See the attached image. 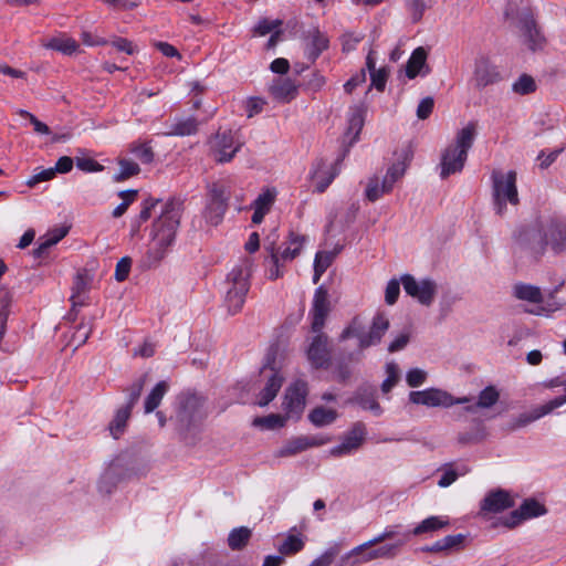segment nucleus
Instances as JSON below:
<instances>
[{
    "instance_id": "nucleus-1",
    "label": "nucleus",
    "mask_w": 566,
    "mask_h": 566,
    "mask_svg": "<svg viewBox=\"0 0 566 566\" xmlns=\"http://www.w3.org/2000/svg\"><path fill=\"white\" fill-rule=\"evenodd\" d=\"M475 122L468 123L462 129H460L454 138V142L450 144L441 156V177L447 178L452 174L460 172L468 158V151L472 147L476 137Z\"/></svg>"
},
{
    "instance_id": "nucleus-2",
    "label": "nucleus",
    "mask_w": 566,
    "mask_h": 566,
    "mask_svg": "<svg viewBox=\"0 0 566 566\" xmlns=\"http://www.w3.org/2000/svg\"><path fill=\"white\" fill-rule=\"evenodd\" d=\"M521 244H538L560 248L566 244V223L551 220L543 226L539 221L521 226L514 233Z\"/></svg>"
},
{
    "instance_id": "nucleus-3",
    "label": "nucleus",
    "mask_w": 566,
    "mask_h": 566,
    "mask_svg": "<svg viewBox=\"0 0 566 566\" xmlns=\"http://www.w3.org/2000/svg\"><path fill=\"white\" fill-rule=\"evenodd\" d=\"M184 210V201L170 198L161 208L159 217L153 223L150 237L156 248H168L172 244Z\"/></svg>"
},
{
    "instance_id": "nucleus-4",
    "label": "nucleus",
    "mask_w": 566,
    "mask_h": 566,
    "mask_svg": "<svg viewBox=\"0 0 566 566\" xmlns=\"http://www.w3.org/2000/svg\"><path fill=\"white\" fill-rule=\"evenodd\" d=\"M252 263L249 259L240 260L228 274L226 303L232 314L241 311L250 289Z\"/></svg>"
},
{
    "instance_id": "nucleus-5",
    "label": "nucleus",
    "mask_w": 566,
    "mask_h": 566,
    "mask_svg": "<svg viewBox=\"0 0 566 566\" xmlns=\"http://www.w3.org/2000/svg\"><path fill=\"white\" fill-rule=\"evenodd\" d=\"M231 196L230 186L224 181H216L207 187V201L203 219L207 224L216 227L223 220Z\"/></svg>"
},
{
    "instance_id": "nucleus-6",
    "label": "nucleus",
    "mask_w": 566,
    "mask_h": 566,
    "mask_svg": "<svg viewBox=\"0 0 566 566\" xmlns=\"http://www.w3.org/2000/svg\"><path fill=\"white\" fill-rule=\"evenodd\" d=\"M395 534L396 533L394 531H386L378 537L356 546V563L367 562L375 558H390L396 556L399 548L408 542L409 534H403L401 538L396 541V543H387L378 546L377 548H371L374 545L379 544L387 538H392Z\"/></svg>"
},
{
    "instance_id": "nucleus-7",
    "label": "nucleus",
    "mask_w": 566,
    "mask_h": 566,
    "mask_svg": "<svg viewBox=\"0 0 566 566\" xmlns=\"http://www.w3.org/2000/svg\"><path fill=\"white\" fill-rule=\"evenodd\" d=\"M493 199L497 214H503L506 209V202L518 203V193L516 188V172L511 170L504 174L501 170L492 172Z\"/></svg>"
},
{
    "instance_id": "nucleus-8",
    "label": "nucleus",
    "mask_w": 566,
    "mask_h": 566,
    "mask_svg": "<svg viewBox=\"0 0 566 566\" xmlns=\"http://www.w3.org/2000/svg\"><path fill=\"white\" fill-rule=\"evenodd\" d=\"M390 327L389 316L378 311L370 323L356 329V343L360 350L379 345Z\"/></svg>"
},
{
    "instance_id": "nucleus-9",
    "label": "nucleus",
    "mask_w": 566,
    "mask_h": 566,
    "mask_svg": "<svg viewBox=\"0 0 566 566\" xmlns=\"http://www.w3.org/2000/svg\"><path fill=\"white\" fill-rule=\"evenodd\" d=\"M242 146L243 142L231 130L218 132L211 140V151L219 164L231 161Z\"/></svg>"
},
{
    "instance_id": "nucleus-10",
    "label": "nucleus",
    "mask_w": 566,
    "mask_h": 566,
    "mask_svg": "<svg viewBox=\"0 0 566 566\" xmlns=\"http://www.w3.org/2000/svg\"><path fill=\"white\" fill-rule=\"evenodd\" d=\"M308 394L307 382L304 380H296L292 382L285 391L283 400V410L286 419H300Z\"/></svg>"
},
{
    "instance_id": "nucleus-11",
    "label": "nucleus",
    "mask_w": 566,
    "mask_h": 566,
    "mask_svg": "<svg viewBox=\"0 0 566 566\" xmlns=\"http://www.w3.org/2000/svg\"><path fill=\"white\" fill-rule=\"evenodd\" d=\"M401 284L408 295L416 298L421 305L430 306L438 292V285L433 280L417 281L412 275L401 276Z\"/></svg>"
},
{
    "instance_id": "nucleus-12",
    "label": "nucleus",
    "mask_w": 566,
    "mask_h": 566,
    "mask_svg": "<svg viewBox=\"0 0 566 566\" xmlns=\"http://www.w3.org/2000/svg\"><path fill=\"white\" fill-rule=\"evenodd\" d=\"M262 374L266 377V385L259 395L258 405L264 407L276 397L283 384V377L275 367L274 355L272 353L266 355Z\"/></svg>"
},
{
    "instance_id": "nucleus-13",
    "label": "nucleus",
    "mask_w": 566,
    "mask_h": 566,
    "mask_svg": "<svg viewBox=\"0 0 566 566\" xmlns=\"http://www.w3.org/2000/svg\"><path fill=\"white\" fill-rule=\"evenodd\" d=\"M332 310L328 291L325 285H319L313 296L312 306L308 312L312 332H321L325 326L327 316Z\"/></svg>"
},
{
    "instance_id": "nucleus-14",
    "label": "nucleus",
    "mask_w": 566,
    "mask_h": 566,
    "mask_svg": "<svg viewBox=\"0 0 566 566\" xmlns=\"http://www.w3.org/2000/svg\"><path fill=\"white\" fill-rule=\"evenodd\" d=\"M313 333L315 335L311 338L306 350L307 359L312 367L316 369L324 368L331 360L328 337L323 331Z\"/></svg>"
},
{
    "instance_id": "nucleus-15",
    "label": "nucleus",
    "mask_w": 566,
    "mask_h": 566,
    "mask_svg": "<svg viewBox=\"0 0 566 566\" xmlns=\"http://www.w3.org/2000/svg\"><path fill=\"white\" fill-rule=\"evenodd\" d=\"M342 160V158H337L334 163H327L324 159H319L314 163L311 178L317 192L322 193L328 188L339 172V164Z\"/></svg>"
},
{
    "instance_id": "nucleus-16",
    "label": "nucleus",
    "mask_w": 566,
    "mask_h": 566,
    "mask_svg": "<svg viewBox=\"0 0 566 566\" xmlns=\"http://www.w3.org/2000/svg\"><path fill=\"white\" fill-rule=\"evenodd\" d=\"M517 28L521 32V36L523 38V42L530 50L536 51L543 48L545 39L537 29L531 11L526 10L520 13Z\"/></svg>"
},
{
    "instance_id": "nucleus-17",
    "label": "nucleus",
    "mask_w": 566,
    "mask_h": 566,
    "mask_svg": "<svg viewBox=\"0 0 566 566\" xmlns=\"http://www.w3.org/2000/svg\"><path fill=\"white\" fill-rule=\"evenodd\" d=\"M206 416V399L202 396L190 394L184 398L178 415L180 421L191 424L202 420Z\"/></svg>"
},
{
    "instance_id": "nucleus-18",
    "label": "nucleus",
    "mask_w": 566,
    "mask_h": 566,
    "mask_svg": "<svg viewBox=\"0 0 566 566\" xmlns=\"http://www.w3.org/2000/svg\"><path fill=\"white\" fill-rule=\"evenodd\" d=\"M451 394L439 388H427L419 391H410L409 401L415 405L426 407L449 408L451 403Z\"/></svg>"
},
{
    "instance_id": "nucleus-19",
    "label": "nucleus",
    "mask_w": 566,
    "mask_h": 566,
    "mask_svg": "<svg viewBox=\"0 0 566 566\" xmlns=\"http://www.w3.org/2000/svg\"><path fill=\"white\" fill-rule=\"evenodd\" d=\"M514 506V500L511 494L502 489L489 492L481 502V513H500Z\"/></svg>"
},
{
    "instance_id": "nucleus-20",
    "label": "nucleus",
    "mask_w": 566,
    "mask_h": 566,
    "mask_svg": "<svg viewBox=\"0 0 566 566\" xmlns=\"http://www.w3.org/2000/svg\"><path fill=\"white\" fill-rule=\"evenodd\" d=\"M545 513L546 509L543 504L533 499L525 500L517 510L510 514V517L504 522V525L512 528L525 520L537 517Z\"/></svg>"
},
{
    "instance_id": "nucleus-21",
    "label": "nucleus",
    "mask_w": 566,
    "mask_h": 566,
    "mask_svg": "<svg viewBox=\"0 0 566 566\" xmlns=\"http://www.w3.org/2000/svg\"><path fill=\"white\" fill-rule=\"evenodd\" d=\"M328 442L327 438L316 436H301L287 441L279 451V457L295 455L308 448L319 447Z\"/></svg>"
},
{
    "instance_id": "nucleus-22",
    "label": "nucleus",
    "mask_w": 566,
    "mask_h": 566,
    "mask_svg": "<svg viewBox=\"0 0 566 566\" xmlns=\"http://www.w3.org/2000/svg\"><path fill=\"white\" fill-rule=\"evenodd\" d=\"M300 250H271L265 258V268L270 280H276L283 275L282 268L292 261Z\"/></svg>"
},
{
    "instance_id": "nucleus-23",
    "label": "nucleus",
    "mask_w": 566,
    "mask_h": 566,
    "mask_svg": "<svg viewBox=\"0 0 566 566\" xmlns=\"http://www.w3.org/2000/svg\"><path fill=\"white\" fill-rule=\"evenodd\" d=\"M501 80L500 72L488 59L480 57L475 62L474 81L480 88L494 84Z\"/></svg>"
},
{
    "instance_id": "nucleus-24",
    "label": "nucleus",
    "mask_w": 566,
    "mask_h": 566,
    "mask_svg": "<svg viewBox=\"0 0 566 566\" xmlns=\"http://www.w3.org/2000/svg\"><path fill=\"white\" fill-rule=\"evenodd\" d=\"M272 97L282 103H289L297 96L298 86L289 77H277L270 85Z\"/></svg>"
},
{
    "instance_id": "nucleus-25",
    "label": "nucleus",
    "mask_w": 566,
    "mask_h": 566,
    "mask_svg": "<svg viewBox=\"0 0 566 566\" xmlns=\"http://www.w3.org/2000/svg\"><path fill=\"white\" fill-rule=\"evenodd\" d=\"M553 409L551 408L549 403L546 402L542 406H537L534 409H532L528 412L520 413L517 417L513 418L509 424L507 429L510 431H515L517 429L524 428L528 426L530 423L541 419L542 417L551 413Z\"/></svg>"
},
{
    "instance_id": "nucleus-26",
    "label": "nucleus",
    "mask_w": 566,
    "mask_h": 566,
    "mask_svg": "<svg viewBox=\"0 0 566 566\" xmlns=\"http://www.w3.org/2000/svg\"><path fill=\"white\" fill-rule=\"evenodd\" d=\"M306 56L311 62H315L321 53L328 48V39L317 28L307 31Z\"/></svg>"
},
{
    "instance_id": "nucleus-27",
    "label": "nucleus",
    "mask_w": 566,
    "mask_h": 566,
    "mask_svg": "<svg viewBox=\"0 0 566 566\" xmlns=\"http://www.w3.org/2000/svg\"><path fill=\"white\" fill-rule=\"evenodd\" d=\"M91 276L87 272H78L72 285V294L70 301L73 308L83 306L86 302L87 292L91 285Z\"/></svg>"
},
{
    "instance_id": "nucleus-28",
    "label": "nucleus",
    "mask_w": 566,
    "mask_h": 566,
    "mask_svg": "<svg viewBox=\"0 0 566 566\" xmlns=\"http://www.w3.org/2000/svg\"><path fill=\"white\" fill-rule=\"evenodd\" d=\"M499 400V389L495 386L490 385L479 392L475 403L468 405L465 407V411L469 413H475L478 409H490L495 406Z\"/></svg>"
},
{
    "instance_id": "nucleus-29",
    "label": "nucleus",
    "mask_w": 566,
    "mask_h": 566,
    "mask_svg": "<svg viewBox=\"0 0 566 566\" xmlns=\"http://www.w3.org/2000/svg\"><path fill=\"white\" fill-rule=\"evenodd\" d=\"M198 132V120L190 117L176 118L171 124L167 125V129L163 133L165 136H190Z\"/></svg>"
},
{
    "instance_id": "nucleus-30",
    "label": "nucleus",
    "mask_w": 566,
    "mask_h": 566,
    "mask_svg": "<svg viewBox=\"0 0 566 566\" xmlns=\"http://www.w3.org/2000/svg\"><path fill=\"white\" fill-rule=\"evenodd\" d=\"M42 46L57 51L64 55H73L80 50V44L76 40L64 33L49 39L46 42L42 43Z\"/></svg>"
},
{
    "instance_id": "nucleus-31",
    "label": "nucleus",
    "mask_w": 566,
    "mask_h": 566,
    "mask_svg": "<svg viewBox=\"0 0 566 566\" xmlns=\"http://www.w3.org/2000/svg\"><path fill=\"white\" fill-rule=\"evenodd\" d=\"M513 295L517 300L534 304H539L544 301L543 293L538 286L522 282L514 284Z\"/></svg>"
},
{
    "instance_id": "nucleus-32",
    "label": "nucleus",
    "mask_w": 566,
    "mask_h": 566,
    "mask_svg": "<svg viewBox=\"0 0 566 566\" xmlns=\"http://www.w3.org/2000/svg\"><path fill=\"white\" fill-rule=\"evenodd\" d=\"M337 250H318L314 259L313 283L317 284L321 276L332 265Z\"/></svg>"
},
{
    "instance_id": "nucleus-33",
    "label": "nucleus",
    "mask_w": 566,
    "mask_h": 566,
    "mask_svg": "<svg viewBox=\"0 0 566 566\" xmlns=\"http://www.w3.org/2000/svg\"><path fill=\"white\" fill-rule=\"evenodd\" d=\"M356 403L363 409L369 410L376 417L382 413V409L376 400V390L374 389H360L359 394L356 395Z\"/></svg>"
},
{
    "instance_id": "nucleus-34",
    "label": "nucleus",
    "mask_w": 566,
    "mask_h": 566,
    "mask_svg": "<svg viewBox=\"0 0 566 566\" xmlns=\"http://www.w3.org/2000/svg\"><path fill=\"white\" fill-rule=\"evenodd\" d=\"M427 61V51L419 46L417 48L406 64V75L412 80L419 75L421 69L424 66Z\"/></svg>"
},
{
    "instance_id": "nucleus-35",
    "label": "nucleus",
    "mask_w": 566,
    "mask_h": 566,
    "mask_svg": "<svg viewBox=\"0 0 566 566\" xmlns=\"http://www.w3.org/2000/svg\"><path fill=\"white\" fill-rule=\"evenodd\" d=\"M169 389V384L166 380L159 381L149 395L145 399V412H153L161 402L164 396L167 394Z\"/></svg>"
},
{
    "instance_id": "nucleus-36",
    "label": "nucleus",
    "mask_w": 566,
    "mask_h": 566,
    "mask_svg": "<svg viewBox=\"0 0 566 566\" xmlns=\"http://www.w3.org/2000/svg\"><path fill=\"white\" fill-rule=\"evenodd\" d=\"M70 226L61 224L49 229L45 234L40 237L38 248H52L57 244L70 231Z\"/></svg>"
},
{
    "instance_id": "nucleus-37",
    "label": "nucleus",
    "mask_w": 566,
    "mask_h": 566,
    "mask_svg": "<svg viewBox=\"0 0 566 566\" xmlns=\"http://www.w3.org/2000/svg\"><path fill=\"white\" fill-rule=\"evenodd\" d=\"M308 419L315 427H325L337 419V412L334 409L319 406L310 412Z\"/></svg>"
},
{
    "instance_id": "nucleus-38",
    "label": "nucleus",
    "mask_w": 566,
    "mask_h": 566,
    "mask_svg": "<svg viewBox=\"0 0 566 566\" xmlns=\"http://www.w3.org/2000/svg\"><path fill=\"white\" fill-rule=\"evenodd\" d=\"M449 525L448 517L444 516H430L423 520L418 526H416L412 531V535H421L423 533L436 532L438 530L444 528ZM410 535V533H408Z\"/></svg>"
},
{
    "instance_id": "nucleus-39",
    "label": "nucleus",
    "mask_w": 566,
    "mask_h": 566,
    "mask_svg": "<svg viewBox=\"0 0 566 566\" xmlns=\"http://www.w3.org/2000/svg\"><path fill=\"white\" fill-rule=\"evenodd\" d=\"M392 189L385 188V182L378 177L374 176L368 179L365 188V197L368 201L375 202L382 195L390 192Z\"/></svg>"
},
{
    "instance_id": "nucleus-40",
    "label": "nucleus",
    "mask_w": 566,
    "mask_h": 566,
    "mask_svg": "<svg viewBox=\"0 0 566 566\" xmlns=\"http://www.w3.org/2000/svg\"><path fill=\"white\" fill-rule=\"evenodd\" d=\"M130 413L132 409H129V407H122L117 410L114 419L109 423V432L115 439L119 438L124 432Z\"/></svg>"
},
{
    "instance_id": "nucleus-41",
    "label": "nucleus",
    "mask_w": 566,
    "mask_h": 566,
    "mask_svg": "<svg viewBox=\"0 0 566 566\" xmlns=\"http://www.w3.org/2000/svg\"><path fill=\"white\" fill-rule=\"evenodd\" d=\"M251 537V531L248 527H239L231 531L228 537V544L232 549H241Z\"/></svg>"
},
{
    "instance_id": "nucleus-42",
    "label": "nucleus",
    "mask_w": 566,
    "mask_h": 566,
    "mask_svg": "<svg viewBox=\"0 0 566 566\" xmlns=\"http://www.w3.org/2000/svg\"><path fill=\"white\" fill-rule=\"evenodd\" d=\"M304 547V541L301 535L290 534L279 546V552L282 555H294L302 551Z\"/></svg>"
},
{
    "instance_id": "nucleus-43",
    "label": "nucleus",
    "mask_w": 566,
    "mask_h": 566,
    "mask_svg": "<svg viewBox=\"0 0 566 566\" xmlns=\"http://www.w3.org/2000/svg\"><path fill=\"white\" fill-rule=\"evenodd\" d=\"M407 165L406 163H395L388 169L386 175L381 178L385 182V188L392 189L395 182L400 179L406 171Z\"/></svg>"
},
{
    "instance_id": "nucleus-44",
    "label": "nucleus",
    "mask_w": 566,
    "mask_h": 566,
    "mask_svg": "<svg viewBox=\"0 0 566 566\" xmlns=\"http://www.w3.org/2000/svg\"><path fill=\"white\" fill-rule=\"evenodd\" d=\"M387 377L381 384L384 394H388L398 382L400 378V370L396 363L391 361L386 365Z\"/></svg>"
},
{
    "instance_id": "nucleus-45",
    "label": "nucleus",
    "mask_w": 566,
    "mask_h": 566,
    "mask_svg": "<svg viewBox=\"0 0 566 566\" xmlns=\"http://www.w3.org/2000/svg\"><path fill=\"white\" fill-rule=\"evenodd\" d=\"M130 151L143 164H150L154 160L155 154L149 143H134Z\"/></svg>"
},
{
    "instance_id": "nucleus-46",
    "label": "nucleus",
    "mask_w": 566,
    "mask_h": 566,
    "mask_svg": "<svg viewBox=\"0 0 566 566\" xmlns=\"http://www.w3.org/2000/svg\"><path fill=\"white\" fill-rule=\"evenodd\" d=\"M147 375H143L138 379H136L127 389L128 391V398L127 402L124 407H129V409H133L135 403L138 401L140 394L143 391V388L146 382Z\"/></svg>"
},
{
    "instance_id": "nucleus-47",
    "label": "nucleus",
    "mask_w": 566,
    "mask_h": 566,
    "mask_svg": "<svg viewBox=\"0 0 566 566\" xmlns=\"http://www.w3.org/2000/svg\"><path fill=\"white\" fill-rule=\"evenodd\" d=\"M286 417L281 415H270L266 417L255 418L253 424L264 429L281 428L285 424Z\"/></svg>"
},
{
    "instance_id": "nucleus-48",
    "label": "nucleus",
    "mask_w": 566,
    "mask_h": 566,
    "mask_svg": "<svg viewBox=\"0 0 566 566\" xmlns=\"http://www.w3.org/2000/svg\"><path fill=\"white\" fill-rule=\"evenodd\" d=\"M342 544H334L328 547L319 557L312 562L310 566H329L335 557L340 553Z\"/></svg>"
},
{
    "instance_id": "nucleus-49",
    "label": "nucleus",
    "mask_w": 566,
    "mask_h": 566,
    "mask_svg": "<svg viewBox=\"0 0 566 566\" xmlns=\"http://www.w3.org/2000/svg\"><path fill=\"white\" fill-rule=\"evenodd\" d=\"M536 90L535 81L532 76L523 74L513 84V91L521 95L533 93Z\"/></svg>"
},
{
    "instance_id": "nucleus-50",
    "label": "nucleus",
    "mask_w": 566,
    "mask_h": 566,
    "mask_svg": "<svg viewBox=\"0 0 566 566\" xmlns=\"http://www.w3.org/2000/svg\"><path fill=\"white\" fill-rule=\"evenodd\" d=\"M139 170L140 168L135 161L122 159L119 160V174L116 176V180H125L130 178L137 175Z\"/></svg>"
},
{
    "instance_id": "nucleus-51",
    "label": "nucleus",
    "mask_w": 566,
    "mask_h": 566,
    "mask_svg": "<svg viewBox=\"0 0 566 566\" xmlns=\"http://www.w3.org/2000/svg\"><path fill=\"white\" fill-rule=\"evenodd\" d=\"M275 193L271 190H266L258 196V198L253 201V209L261 210L268 213L274 203Z\"/></svg>"
},
{
    "instance_id": "nucleus-52",
    "label": "nucleus",
    "mask_w": 566,
    "mask_h": 566,
    "mask_svg": "<svg viewBox=\"0 0 566 566\" xmlns=\"http://www.w3.org/2000/svg\"><path fill=\"white\" fill-rule=\"evenodd\" d=\"M370 81L371 84L368 90L375 87L378 92H382L385 90L387 80H388V71L386 67H380L374 72H370Z\"/></svg>"
},
{
    "instance_id": "nucleus-53",
    "label": "nucleus",
    "mask_w": 566,
    "mask_h": 566,
    "mask_svg": "<svg viewBox=\"0 0 566 566\" xmlns=\"http://www.w3.org/2000/svg\"><path fill=\"white\" fill-rule=\"evenodd\" d=\"M165 250H146L145 255L142 258V266L150 269L156 266L165 256Z\"/></svg>"
},
{
    "instance_id": "nucleus-54",
    "label": "nucleus",
    "mask_w": 566,
    "mask_h": 566,
    "mask_svg": "<svg viewBox=\"0 0 566 566\" xmlns=\"http://www.w3.org/2000/svg\"><path fill=\"white\" fill-rule=\"evenodd\" d=\"M427 371L420 368H412L407 373L406 381L409 387L416 388L421 386L427 379Z\"/></svg>"
},
{
    "instance_id": "nucleus-55",
    "label": "nucleus",
    "mask_w": 566,
    "mask_h": 566,
    "mask_svg": "<svg viewBox=\"0 0 566 566\" xmlns=\"http://www.w3.org/2000/svg\"><path fill=\"white\" fill-rule=\"evenodd\" d=\"M400 281L392 279L388 282L385 291V301L388 305H394L400 294Z\"/></svg>"
},
{
    "instance_id": "nucleus-56",
    "label": "nucleus",
    "mask_w": 566,
    "mask_h": 566,
    "mask_svg": "<svg viewBox=\"0 0 566 566\" xmlns=\"http://www.w3.org/2000/svg\"><path fill=\"white\" fill-rule=\"evenodd\" d=\"M117 51L125 52L128 55H133L137 52L136 45L126 38L114 36L109 42Z\"/></svg>"
},
{
    "instance_id": "nucleus-57",
    "label": "nucleus",
    "mask_w": 566,
    "mask_h": 566,
    "mask_svg": "<svg viewBox=\"0 0 566 566\" xmlns=\"http://www.w3.org/2000/svg\"><path fill=\"white\" fill-rule=\"evenodd\" d=\"M132 266V259L128 256L122 258L116 264L115 279L123 282L127 279Z\"/></svg>"
},
{
    "instance_id": "nucleus-58",
    "label": "nucleus",
    "mask_w": 566,
    "mask_h": 566,
    "mask_svg": "<svg viewBox=\"0 0 566 566\" xmlns=\"http://www.w3.org/2000/svg\"><path fill=\"white\" fill-rule=\"evenodd\" d=\"M433 106H434V101L432 97L428 96L423 99L420 101L418 107H417V117L419 119H427L432 111H433Z\"/></svg>"
},
{
    "instance_id": "nucleus-59",
    "label": "nucleus",
    "mask_w": 566,
    "mask_h": 566,
    "mask_svg": "<svg viewBox=\"0 0 566 566\" xmlns=\"http://www.w3.org/2000/svg\"><path fill=\"white\" fill-rule=\"evenodd\" d=\"M485 437L483 429H478L475 432H462L458 437V441L461 444H471L482 441Z\"/></svg>"
},
{
    "instance_id": "nucleus-60",
    "label": "nucleus",
    "mask_w": 566,
    "mask_h": 566,
    "mask_svg": "<svg viewBox=\"0 0 566 566\" xmlns=\"http://www.w3.org/2000/svg\"><path fill=\"white\" fill-rule=\"evenodd\" d=\"M160 201L154 198H148L144 201L143 208L138 214V222H146L151 217V211Z\"/></svg>"
},
{
    "instance_id": "nucleus-61",
    "label": "nucleus",
    "mask_w": 566,
    "mask_h": 566,
    "mask_svg": "<svg viewBox=\"0 0 566 566\" xmlns=\"http://www.w3.org/2000/svg\"><path fill=\"white\" fill-rule=\"evenodd\" d=\"M56 172L54 171V168L51 167V168H46V169H43L41 170L40 172L33 175L29 180H28V186L30 187H33L35 186L36 184L39 182H42V181H48V180H51L55 177Z\"/></svg>"
},
{
    "instance_id": "nucleus-62",
    "label": "nucleus",
    "mask_w": 566,
    "mask_h": 566,
    "mask_svg": "<svg viewBox=\"0 0 566 566\" xmlns=\"http://www.w3.org/2000/svg\"><path fill=\"white\" fill-rule=\"evenodd\" d=\"M76 166L78 169L87 172L103 170V166L92 158H77Z\"/></svg>"
},
{
    "instance_id": "nucleus-63",
    "label": "nucleus",
    "mask_w": 566,
    "mask_h": 566,
    "mask_svg": "<svg viewBox=\"0 0 566 566\" xmlns=\"http://www.w3.org/2000/svg\"><path fill=\"white\" fill-rule=\"evenodd\" d=\"M281 24H282V22L280 20L271 21V20H268V19H263L255 27V32L259 35H265V34L274 31Z\"/></svg>"
},
{
    "instance_id": "nucleus-64",
    "label": "nucleus",
    "mask_w": 566,
    "mask_h": 566,
    "mask_svg": "<svg viewBox=\"0 0 566 566\" xmlns=\"http://www.w3.org/2000/svg\"><path fill=\"white\" fill-rule=\"evenodd\" d=\"M354 449V438L348 437L342 444L336 446L329 450V454L333 457H340L349 454Z\"/></svg>"
}]
</instances>
